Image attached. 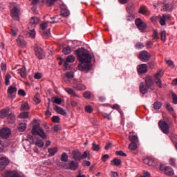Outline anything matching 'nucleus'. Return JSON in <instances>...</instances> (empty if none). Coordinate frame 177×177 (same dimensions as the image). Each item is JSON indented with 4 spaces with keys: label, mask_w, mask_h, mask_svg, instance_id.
Returning <instances> with one entry per match:
<instances>
[{
    "label": "nucleus",
    "mask_w": 177,
    "mask_h": 177,
    "mask_svg": "<svg viewBox=\"0 0 177 177\" xmlns=\"http://www.w3.org/2000/svg\"><path fill=\"white\" fill-rule=\"evenodd\" d=\"M77 55V59L81 62L78 65V69L80 71H86L88 73L91 70V61L92 60V56L84 48H78L76 50Z\"/></svg>",
    "instance_id": "obj_1"
},
{
    "label": "nucleus",
    "mask_w": 177,
    "mask_h": 177,
    "mask_svg": "<svg viewBox=\"0 0 177 177\" xmlns=\"http://www.w3.org/2000/svg\"><path fill=\"white\" fill-rule=\"evenodd\" d=\"M71 155L73 156V160L76 161H81V160H85V158L91 160V154L88 151H85L83 154H82L80 151L75 150L72 151Z\"/></svg>",
    "instance_id": "obj_2"
},
{
    "label": "nucleus",
    "mask_w": 177,
    "mask_h": 177,
    "mask_svg": "<svg viewBox=\"0 0 177 177\" xmlns=\"http://www.w3.org/2000/svg\"><path fill=\"white\" fill-rule=\"evenodd\" d=\"M10 13H11V17L16 20L17 21H19L20 20V6L17 5L16 3H11L10 6Z\"/></svg>",
    "instance_id": "obj_3"
},
{
    "label": "nucleus",
    "mask_w": 177,
    "mask_h": 177,
    "mask_svg": "<svg viewBox=\"0 0 177 177\" xmlns=\"http://www.w3.org/2000/svg\"><path fill=\"white\" fill-rule=\"evenodd\" d=\"M159 169L160 171L163 172V174L167 176H174V175H175V171H174V169L169 166H166L164 164H161Z\"/></svg>",
    "instance_id": "obj_4"
},
{
    "label": "nucleus",
    "mask_w": 177,
    "mask_h": 177,
    "mask_svg": "<svg viewBox=\"0 0 177 177\" xmlns=\"http://www.w3.org/2000/svg\"><path fill=\"white\" fill-rule=\"evenodd\" d=\"M158 125L162 133H165V135H168V133H169V124H168L165 121L160 120Z\"/></svg>",
    "instance_id": "obj_5"
},
{
    "label": "nucleus",
    "mask_w": 177,
    "mask_h": 177,
    "mask_svg": "<svg viewBox=\"0 0 177 177\" xmlns=\"http://www.w3.org/2000/svg\"><path fill=\"white\" fill-rule=\"evenodd\" d=\"M32 135H35V133H37V135H39V136H41L42 139H46V134H45V131H44V129H41L39 125L34 126L32 129Z\"/></svg>",
    "instance_id": "obj_6"
},
{
    "label": "nucleus",
    "mask_w": 177,
    "mask_h": 177,
    "mask_svg": "<svg viewBox=\"0 0 177 177\" xmlns=\"http://www.w3.org/2000/svg\"><path fill=\"white\" fill-rule=\"evenodd\" d=\"M159 23L160 26H167V21L171 19L170 14H162V16L159 15Z\"/></svg>",
    "instance_id": "obj_7"
},
{
    "label": "nucleus",
    "mask_w": 177,
    "mask_h": 177,
    "mask_svg": "<svg viewBox=\"0 0 177 177\" xmlns=\"http://www.w3.org/2000/svg\"><path fill=\"white\" fill-rule=\"evenodd\" d=\"M145 85L149 88L151 91L154 89V81H153V77L148 75L145 78Z\"/></svg>",
    "instance_id": "obj_8"
},
{
    "label": "nucleus",
    "mask_w": 177,
    "mask_h": 177,
    "mask_svg": "<svg viewBox=\"0 0 177 177\" xmlns=\"http://www.w3.org/2000/svg\"><path fill=\"white\" fill-rule=\"evenodd\" d=\"M135 8H133V6L130 5L127 7V10L129 13L128 16L126 17L127 21H132L135 19V15L132 13V10H133Z\"/></svg>",
    "instance_id": "obj_9"
},
{
    "label": "nucleus",
    "mask_w": 177,
    "mask_h": 177,
    "mask_svg": "<svg viewBox=\"0 0 177 177\" xmlns=\"http://www.w3.org/2000/svg\"><path fill=\"white\" fill-rule=\"evenodd\" d=\"M150 57H151V55H150L147 51H142L139 54V59L141 62H149Z\"/></svg>",
    "instance_id": "obj_10"
},
{
    "label": "nucleus",
    "mask_w": 177,
    "mask_h": 177,
    "mask_svg": "<svg viewBox=\"0 0 177 177\" xmlns=\"http://www.w3.org/2000/svg\"><path fill=\"white\" fill-rule=\"evenodd\" d=\"M12 131L9 128H3L0 130V136L3 139H8L10 136Z\"/></svg>",
    "instance_id": "obj_11"
},
{
    "label": "nucleus",
    "mask_w": 177,
    "mask_h": 177,
    "mask_svg": "<svg viewBox=\"0 0 177 177\" xmlns=\"http://www.w3.org/2000/svg\"><path fill=\"white\" fill-rule=\"evenodd\" d=\"M9 164V159L5 156L0 157V171H3Z\"/></svg>",
    "instance_id": "obj_12"
},
{
    "label": "nucleus",
    "mask_w": 177,
    "mask_h": 177,
    "mask_svg": "<svg viewBox=\"0 0 177 177\" xmlns=\"http://www.w3.org/2000/svg\"><path fill=\"white\" fill-rule=\"evenodd\" d=\"M136 25L140 31H144V30H146V27H147V25L142 20V19H136Z\"/></svg>",
    "instance_id": "obj_13"
},
{
    "label": "nucleus",
    "mask_w": 177,
    "mask_h": 177,
    "mask_svg": "<svg viewBox=\"0 0 177 177\" xmlns=\"http://www.w3.org/2000/svg\"><path fill=\"white\" fill-rule=\"evenodd\" d=\"M35 53L37 57H38L39 59H44V57H45V53L44 52V50L39 47H36L35 48Z\"/></svg>",
    "instance_id": "obj_14"
},
{
    "label": "nucleus",
    "mask_w": 177,
    "mask_h": 177,
    "mask_svg": "<svg viewBox=\"0 0 177 177\" xmlns=\"http://www.w3.org/2000/svg\"><path fill=\"white\" fill-rule=\"evenodd\" d=\"M139 88L140 93H142V95H146L149 92V89H150L143 82L140 83Z\"/></svg>",
    "instance_id": "obj_15"
},
{
    "label": "nucleus",
    "mask_w": 177,
    "mask_h": 177,
    "mask_svg": "<svg viewBox=\"0 0 177 177\" xmlns=\"http://www.w3.org/2000/svg\"><path fill=\"white\" fill-rule=\"evenodd\" d=\"M73 86L77 91H85L86 89V86L77 81H74L73 83Z\"/></svg>",
    "instance_id": "obj_16"
},
{
    "label": "nucleus",
    "mask_w": 177,
    "mask_h": 177,
    "mask_svg": "<svg viewBox=\"0 0 177 177\" xmlns=\"http://www.w3.org/2000/svg\"><path fill=\"white\" fill-rule=\"evenodd\" d=\"M137 71L138 74H145V73H147V64H142L138 66Z\"/></svg>",
    "instance_id": "obj_17"
},
{
    "label": "nucleus",
    "mask_w": 177,
    "mask_h": 177,
    "mask_svg": "<svg viewBox=\"0 0 177 177\" xmlns=\"http://www.w3.org/2000/svg\"><path fill=\"white\" fill-rule=\"evenodd\" d=\"M68 167H66V169H71V171H77V169H78V162H75L74 160H71L69 163H68Z\"/></svg>",
    "instance_id": "obj_18"
},
{
    "label": "nucleus",
    "mask_w": 177,
    "mask_h": 177,
    "mask_svg": "<svg viewBox=\"0 0 177 177\" xmlns=\"http://www.w3.org/2000/svg\"><path fill=\"white\" fill-rule=\"evenodd\" d=\"M39 21L41 19L39 17H32L30 18V24L32 27H36L37 24H39Z\"/></svg>",
    "instance_id": "obj_19"
},
{
    "label": "nucleus",
    "mask_w": 177,
    "mask_h": 177,
    "mask_svg": "<svg viewBox=\"0 0 177 177\" xmlns=\"http://www.w3.org/2000/svg\"><path fill=\"white\" fill-rule=\"evenodd\" d=\"M144 164H146V165H149L150 167L154 166V159L153 158H145L143 160Z\"/></svg>",
    "instance_id": "obj_20"
},
{
    "label": "nucleus",
    "mask_w": 177,
    "mask_h": 177,
    "mask_svg": "<svg viewBox=\"0 0 177 177\" xmlns=\"http://www.w3.org/2000/svg\"><path fill=\"white\" fill-rule=\"evenodd\" d=\"M54 110H55V111L58 113V114H61V115H67L66 111H64V109H63V108H62L57 105L54 106Z\"/></svg>",
    "instance_id": "obj_21"
},
{
    "label": "nucleus",
    "mask_w": 177,
    "mask_h": 177,
    "mask_svg": "<svg viewBox=\"0 0 177 177\" xmlns=\"http://www.w3.org/2000/svg\"><path fill=\"white\" fill-rule=\"evenodd\" d=\"M3 177H21L17 171H7L3 174Z\"/></svg>",
    "instance_id": "obj_22"
},
{
    "label": "nucleus",
    "mask_w": 177,
    "mask_h": 177,
    "mask_svg": "<svg viewBox=\"0 0 177 177\" xmlns=\"http://www.w3.org/2000/svg\"><path fill=\"white\" fill-rule=\"evenodd\" d=\"M17 44L21 48H24V46H26V45H27V43H26V41H24V39L23 38V37H19L17 39Z\"/></svg>",
    "instance_id": "obj_23"
},
{
    "label": "nucleus",
    "mask_w": 177,
    "mask_h": 177,
    "mask_svg": "<svg viewBox=\"0 0 177 177\" xmlns=\"http://www.w3.org/2000/svg\"><path fill=\"white\" fill-rule=\"evenodd\" d=\"M174 8L172 7V4H165L161 10L162 12H172Z\"/></svg>",
    "instance_id": "obj_24"
},
{
    "label": "nucleus",
    "mask_w": 177,
    "mask_h": 177,
    "mask_svg": "<svg viewBox=\"0 0 177 177\" xmlns=\"http://www.w3.org/2000/svg\"><path fill=\"white\" fill-rule=\"evenodd\" d=\"M26 129H27V123L22 122L19 124L18 131H19V132H24Z\"/></svg>",
    "instance_id": "obj_25"
},
{
    "label": "nucleus",
    "mask_w": 177,
    "mask_h": 177,
    "mask_svg": "<svg viewBox=\"0 0 177 177\" xmlns=\"http://www.w3.org/2000/svg\"><path fill=\"white\" fill-rule=\"evenodd\" d=\"M10 109H6L0 111V118H5L9 114Z\"/></svg>",
    "instance_id": "obj_26"
},
{
    "label": "nucleus",
    "mask_w": 177,
    "mask_h": 177,
    "mask_svg": "<svg viewBox=\"0 0 177 177\" xmlns=\"http://www.w3.org/2000/svg\"><path fill=\"white\" fill-rule=\"evenodd\" d=\"M48 151L49 153L48 157H53V156H55V153H57V147L49 148Z\"/></svg>",
    "instance_id": "obj_27"
},
{
    "label": "nucleus",
    "mask_w": 177,
    "mask_h": 177,
    "mask_svg": "<svg viewBox=\"0 0 177 177\" xmlns=\"http://www.w3.org/2000/svg\"><path fill=\"white\" fill-rule=\"evenodd\" d=\"M64 91H66L67 93H68V95H73V96L78 97V95L75 93V91H74L73 88L66 87V88H64Z\"/></svg>",
    "instance_id": "obj_28"
},
{
    "label": "nucleus",
    "mask_w": 177,
    "mask_h": 177,
    "mask_svg": "<svg viewBox=\"0 0 177 177\" xmlns=\"http://www.w3.org/2000/svg\"><path fill=\"white\" fill-rule=\"evenodd\" d=\"M8 121L10 124H13L15 121H16V115L15 114L11 113L8 116Z\"/></svg>",
    "instance_id": "obj_29"
},
{
    "label": "nucleus",
    "mask_w": 177,
    "mask_h": 177,
    "mask_svg": "<svg viewBox=\"0 0 177 177\" xmlns=\"http://www.w3.org/2000/svg\"><path fill=\"white\" fill-rule=\"evenodd\" d=\"M21 110L23 111H27L30 110V106L28 105V102H23L21 106Z\"/></svg>",
    "instance_id": "obj_30"
},
{
    "label": "nucleus",
    "mask_w": 177,
    "mask_h": 177,
    "mask_svg": "<svg viewBox=\"0 0 177 177\" xmlns=\"http://www.w3.org/2000/svg\"><path fill=\"white\" fill-rule=\"evenodd\" d=\"M41 2L46 3L47 6H52L56 2V0H41Z\"/></svg>",
    "instance_id": "obj_31"
},
{
    "label": "nucleus",
    "mask_w": 177,
    "mask_h": 177,
    "mask_svg": "<svg viewBox=\"0 0 177 177\" xmlns=\"http://www.w3.org/2000/svg\"><path fill=\"white\" fill-rule=\"evenodd\" d=\"M129 140L132 142V143H138V142H139V138H138V136H129Z\"/></svg>",
    "instance_id": "obj_32"
},
{
    "label": "nucleus",
    "mask_w": 177,
    "mask_h": 177,
    "mask_svg": "<svg viewBox=\"0 0 177 177\" xmlns=\"http://www.w3.org/2000/svg\"><path fill=\"white\" fill-rule=\"evenodd\" d=\"M61 161H63L64 162H67V161H68V155H67V153L64 152L61 155Z\"/></svg>",
    "instance_id": "obj_33"
},
{
    "label": "nucleus",
    "mask_w": 177,
    "mask_h": 177,
    "mask_svg": "<svg viewBox=\"0 0 177 177\" xmlns=\"http://www.w3.org/2000/svg\"><path fill=\"white\" fill-rule=\"evenodd\" d=\"M160 39L163 42H165V41H167V32H165V30L160 31Z\"/></svg>",
    "instance_id": "obj_34"
},
{
    "label": "nucleus",
    "mask_w": 177,
    "mask_h": 177,
    "mask_svg": "<svg viewBox=\"0 0 177 177\" xmlns=\"http://www.w3.org/2000/svg\"><path fill=\"white\" fill-rule=\"evenodd\" d=\"M18 74H20L22 78H26V68H22L18 70Z\"/></svg>",
    "instance_id": "obj_35"
},
{
    "label": "nucleus",
    "mask_w": 177,
    "mask_h": 177,
    "mask_svg": "<svg viewBox=\"0 0 177 177\" xmlns=\"http://www.w3.org/2000/svg\"><path fill=\"white\" fill-rule=\"evenodd\" d=\"M92 150L93 151H99V150H100V145H99L98 144H96L95 142H93Z\"/></svg>",
    "instance_id": "obj_36"
},
{
    "label": "nucleus",
    "mask_w": 177,
    "mask_h": 177,
    "mask_svg": "<svg viewBox=\"0 0 177 177\" xmlns=\"http://www.w3.org/2000/svg\"><path fill=\"white\" fill-rule=\"evenodd\" d=\"M29 116H30V113L28 112H23L18 115V118H21V119L28 118Z\"/></svg>",
    "instance_id": "obj_37"
},
{
    "label": "nucleus",
    "mask_w": 177,
    "mask_h": 177,
    "mask_svg": "<svg viewBox=\"0 0 177 177\" xmlns=\"http://www.w3.org/2000/svg\"><path fill=\"white\" fill-rule=\"evenodd\" d=\"M64 55H70L71 53V48L70 46L64 47L62 50Z\"/></svg>",
    "instance_id": "obj_38"
},
{
    "label": "nucleus",
    "mask_w": 177,
    "mask_h": 177,
    "mask_svg": "<svg viewBox=\"0 0 177 177\" xmlns=\"http://www.w3.org/2000/svg\"><path fill=\"white\" fill-rule=\"evenodd\" d=\"M113 162V165H116V167H118L122 164V162H121L120 159L118 158H114L113 160H111V163Z\"/></svg>",
    "instance_id": "obj_39"
},
{
    "label": "nucleus",
    "mask_w": 177,
    "mask_h": 177,
    "mask_svg": "<svg viewBox=\"0 0 177 177\" xmlns=\"http://www.w3.org/2000/svg\"><path fill=\"white\" fill-rule=\"evenodd\" d=\"M169 164L171 165V167L176 168V159L175 158H170L169 160Z\"/></svg>",
    "instance_id": "obj_40"
},
{
    "label": "nucleus",
    "mask_w": 177,
    "mask_h": 177,
    "mask_svg": "<svg viewBox=\"0 0 177 177\" xmlns=\"http://www.w3.org/2000/svg\"><path fill=\"white\" fill-rule=\"evenodd\" d=\"M129 150H132L133 151H134V150H136V149H138V145H136V142H131V144H129Z\"/></svg>",
    "instance_id": "obj_41"
},
{
    "label": "nucleus",
    "mask_w": 177,
    "mask_h": 177,
    "mask_svg": "<svg viewBox=\"0 0 177 177\" xmlns=\"http://www.w3.org/2000/svg\"><path fill=\"white\" fill-rule=\"evenodd\" d=\"M15 92H17V88L16 86H10L8 89V93L12 94L15 93Z\"/></svg>",
    "instance_id": "obj_42"
},
{
    "label": "nucleus",
    "mask_w": 177,
    "mask_h": 177,
    "mask_svg": "<svg viewBox=\"0 0 177 177\" xmlns=\"http://www.w3.org/2000/svg\"><path fill=\"white\" fill-rule=\"evenodd\" d=\"M153 41H158L160 39V37L158 36V32L157 30H153Z\"/></svg>",
    "instance_id": "obj_43"
},
{
    "label": "nucleus",
    "mask_w": 177,
    "mask_h": 177,
    "mask_svg": "<svg viewBox=\"0 0 177 177\" xmlns=\"http://www.w3.org/2000/svg\"><path fill=\"white\" fill-rule=\"evenodd\" d=\"M161 106H162V104L160 102L156 101L153 104V109H155V110H160L161 109Z\"/></svg>",
    "instance_id": "obj_44"
},
{
    "label": "nucleus",
    "mask_w": 177,
    "mask_h": 177,
    "mask_svg": "<svg viewBox=\"0 0 177 177\" xmlns=\"http://www.w3.org/2000/svg\"><path fill=\"white\" fill-rule=\"evenodd\" d=\"M163 75L164 73H162V71H159L156 74L154 75L155 80H160Z\"/></svg>",
    "instance_id": "obj_45"
},
{
    "label": "nucleus",
    "mask_w": 177,
    "mask_h": 177,
    "mask_svg": "<svg viewBox=\"0 0 177 177\" xmlns=\"http://www.w3.org/2000/svg\"><path fill=\"white\" fill-rule=\"evenodd\" d=\"M66 61L68 63H74V62H75V57H74V55H68L66 58Z\"/></svg>",
    "instance_id": "obj_46"
},
{
    "label": "nucleus",
    "mask_w": 177,
    "mask_h": 177,
    "mask_svg": "<svg viewBox=\"0 0 177 177\" xmlns=\"http://www.w3.org/2000/svg\"><path fill=\"white\" fill-rule=\"evenodd\" d=\"M61 16H63V17H67L68 16H70V12L67 10H62Z\"/></svg>",
    "instance_id": "obj_47"
},
{
    "label": "nucleus",
    "mask_w": 177,
    "mask_h": 177,
    "mask_svg": "<svg viewBox=\"0 0 177 177\" xmlns=\"http://www.w3.org/2000/svg\"><path fill=\"white\" fill-rule=\"evenodd\" d=\"M165 105L167 110H168V111H169V113L174 112V108H172V106H171V104L169 102H166L165 104Z\"/></svg>",
    "instance_id": "obj_48"
},
{
    "label": "nucleus",
    "mask_w": 177,
    "mask_h": 177,
    "mask_svg": "<svg viewBox=\"0 0 177 177\" xmlns=\"http://www.w3.org/2000/svg\"><path fill=\"white\" fill-rule=\"evenodd\" d=\"M84 109H85V111L86 113H89V114L93 113V109L92 108V106H91V105L86 106Z\"/></svg>",
    "instance_id": "obj_49"
},
{
    "label": "nucleus",
    "mask_w": 177,
    "mask_h": 177,
    "mask_svg": "<svg viewBox=\"0 0 177 177\" xmlns=\"http://www.w3.org/2000/svg\"><path fill=\"white\" fill-rule=\"evenodd\" d=\"M155 82L158 88H162V82L161 81V79H155Z\"/></svg>",
    "instance_id": "obj_50"
},
{
    "label": "nucleus",
    "mask_w": 177,
    "mask_h": 177,
    "mask_svg": "<svg viewBox=\"0 0 177 177\" xmlns=\"http://www.w3.org/2000/svg\"><path fill=\"white\" fill-rule=\"evenodd\" d=\"M146 12H147V8L146 7H140L138 13L140 15H145Z\"/></svg>",
    "instance_id": "obj_51"
},
{
    "label": "nucleus",
    "mask_w": 177,
    "mask_h": 177,
    "mask_svg": "<svg viewBox=\"0 0 177 177\" xmlns=\"http://www.w3.org/2000/svg\"><path fill=\"white\" fill-rule=\"evenodd\" d=\"M10 78H12V76H10L9 74H7L6 75V78H5V84L8 86V85H9L10 84Z\"/></svg>",
    "instance_id": "obj_52"
},
{
    "label": "nucleus",
    "mask_w": 177,
    "mask_h": 177,
    "mask_svg": "<svg viewBox=\"0 0 177 177\" xmlns=\"http://www.w3.org/2000/svg\"><path fill=\"white\" fill-rule=\"evenodd\" d=\"M167 64H168L169 67H171V68H175V64H174V62L172 60H165Z\"/></svg>",
    "instance_id": "obj_53"
},
{
    "label": "nucleus",
    "mask_w": 177,
    "mask_h": 177,
    "mask_svg": "<svg viewBox=\"0 0 177 177\" xmlns=\"http://www.w3.org/2000/svg\"><path fill=\"white\" fill-rule=\"evenodd\" d=\"M33 100L37 103V104H39V103H41V100L39 99V95L37 94L36 95H35L33 97Z\"/></svg>",
    "instance_id": "obj_54"
},
{
    "label": "nucleus",
    "mask_w": 177,
    "mask_h": 177,
    "mask_svg": "<svg viewBox=\"0 0 177 177\" xmlns=\"http://www.w3.org/2000/svg\"><path fill=\"white\" fill-rule=\"evenodd\" d=\"M35 145L38 147H44V141H42V140H39L36 141Z\"/></svg>",
    "instance_id": "obj_55"
},
{
    "label": "nucleus",
    "mask_w": 177,
    "mask_h": 177,
    "mask_svg": "<svg viewBox=\"0 0 177 177\" xmlns=\"http://www.w3.org/2000/svg\"><path fill=\"white\" fill-rule=\"evenodd\" d=\"M52 121L55 124H59V122H60V118L58 116H53Z\"/></svg>",
    "instance_id": "obj_56"
},
{
    "label": "nucleus",
    "mask_w": 177,
    "mask_h": 177,
    "mask_svg": "<svg viewBox=\"0 0 177 177\" xmlns=\"http://www.w3.org/2000/svg\"><path fill=\"white\" fill-rule=\"evenodd\" d=\"M53 102L55 103L56 104H62V99L59 97L53 98Z\"/></svg>",
    "instance_id": "obj_57"
},
{
    "label": "nucleus",
    "mask_w": 177,
    "mask_h": 177,
    "mask_svg": "<svg viewBox=\"0 0 177 177\" xmlns=\"http://www.w3.org/2000/svg\"><path fill=\"white\" fill-rule=\"evenodd\" d=\"M48 23H49V21L41 24H40V30H44L46 28H48Z\"/></svg>",
    "instance_id": "obj_58"
},
{
    "label": "nucleus",
    "mask_w": 177,
    "mask_h": 177,
    "mask_svg": "<svg viewBox=\"0 0 177 177\" xmlns=\"http://www.w3.org/2000/svg\"><path fill=\"white\" fill-rule=\"evenodd\" d=\"M91 92L89 91H85L83 93V97H85V99H91Z\"/></svg>",
    "instance_id": "obj_59"
},
{
    "label": "nucleus",
    "mask_w": 177,
    "mask_h": 177,
    "mask_svg": "<svg viewBox=\"0 0 177 177\" xmlns=\"http://www.w3.org/2000/svg\"><path fill=\"white\" fill-rule=\"evenodd\" d=\"M42 37L43 38H45L46 39H48V38H49V37H50V32H43L42 33Z\"/></svg>",
    "instance_id": "obj_60"
},
{
    "label": "nucleus",
    "mask_w": 177,
    "mask_h": 177,
    "mask_svg": "<svg viewBox=\"0 0 177 177\" xmlns=\"http://www.w3.org/2000/svg\"><path fill=\"white\" fill-rule=\"evenodd\" d=\"M65 77L73 80L74 78V73L73 72H68L66 73Z\"/></svg>",
    "instance_id": "obj_61"
},
{
    "label": "nucleus",
    "mask_w": 177,
    "mask_h": 177,
    "mask_svg": "<svg viewBox=\"0 0 177 177\" xmlns=\"http://www.w3.org/2000/svg\"><path fill=\"white\" fill-rule=\"evenodd\" d=\"M115 154L116 156H120L121 157H127V153H124L122 151H117Z\"/></svg>",
    "instance_id": "obj_62"
},
{
    "label": "nucleus",
    "mask_w": 177,
    "mask_h": 177,
    "mask_svg": "<svg viewBox=\"0 0 177 177\" xmlns=\"http://www.w3.org/2000/svg\"><path fill=\"white\" fill-rule=\"evenodd\" d=\"M28 35L30 38H35L36 35L35 30L34 29L30 30Z\"/></svg>",
    "instance_id": "obj_63"
},
{
    "label": "nucleus",
    "mask_w": 177,
    "mask_h": 177,
    "mask_svg": "<svg viewBox=\"0 0 177 177\" xmlns=\"http://www.w3.org/2000/svg\"><path fill=\"white\" fill-rule=\"evenodd\" d=\"M162 118H163V121H165V122H171V118L168 117L165 115H162Z\"/></svg>",
    "instance_id": "obj_64"
}]
</instances>
